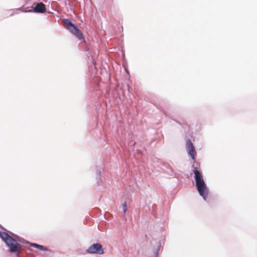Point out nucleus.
I'll return each mask as SVG.
<instances>
[{
	"label": "nucleus",
	"instance_id": "nucleus-6",
	"mask_svg": "<svg viewBox=\"0 0 257 257\" xmlns=\"http://www.w3.org/2000/svg\"><path fill=\"white\" fill-rule=\"evenodd\" d=\"M34 11L37 13H44L46 12L45 6L42 3H38L34 8Z\"/></svg>",
	"mask_w": 257,
	"mask_h": 257
},
{
	"label": "nucleus",
	"instance_id": "nucleus-7",
	"mask_svg": "<svg viewBox=\"0 0 257 257\" xmlns=\"http://www.w3.org/2000/svg\"><path fill=\"white\" fill-rule=\"evenodd\" d=\"M63 23L64 26L68 30L74 25L71 21L67 19L64 20L63 21Z\"/></svg>",
	"mask_w": 257,
	"mask_h": 257
},
{
	"label": "nucleus",
	"instance_id": "nucleus-3",
	"mask_svg": "<svg viewBox=\"0 0 257 257\" xmlns=\"http://www.w3.org/2000/svg\"><path fill=\"white\" fill-rule=\"evenodd\" d=\"M87 252L89 253H95L98 254H102L104 253L102 245L99 243H94L91 245L87 249Z\"/></svg>",
	"mask_w": 257,
	"mask_h": 257
},
{
	"label": "nucleus",
	"instance_id": "nucleus-9",
	"mask_svg": "<svg viewBox=\"0 0 257 257\" xmlns=\"http://www.w3.org/2000/svg\"><path fill=\"white\" fill-rule=\"evenodd\" d=\"M122 210H123L124 214H125L126 211V210H127L126 203V202H124L122 204Z\"/></svg>",
	"mask_w": 257,
	"mask_h": 257
},
{
	"label": "nucleus",
	"instance_id": "nucleus-2",
	"mask_svg": "<svg viewBox=\"0 0 257 257\" xmlns=\"http://www.w3.org/2000/svg\"><path fill=\"white\" fill-rule=\"evenodd\" d=\"M0 237L10 247V251L11 252H14L18 251L21 249V245L19 244L16 239L12 238L8 233L4 232H1Z\"/></svg>",
	"mask_w": 257,
	"mask_h": 257
},
{
	"label": "nucleus",
	"instance_id": "nucleus-5",
	"mask_svg": "<svg viewBox=\"0 0 257 257\" xmlns=\"http://www.w3.org/2000/svg\"><path fill=\"white\" fill-rule=\"evenodd\" d=\"M68 30L70 31L72 34L75 35L78 38L81 39L83 38V35L81 32L77 28V27L73 25L70 27Z\"/></svg>",
	"mask_w": 257,
	"mask_h": 257
},
{
	"label": "nucleus",
	"instance_id": "nucleus-8",
	"mask_svg": "<svg viewBox=\"0 0 257 257\" xmlns=\"http://www.w3.org/2000/svg\"><path fill=\"white\" fill-rule=\"evenodd\" d=\"M31 246H34L39 249H40V250H47V248L46 247H45V246H43V245H40V244H36V243H31Z\"/></svg>",
	"mask_w": 257,
	"mask_h": 257
},
{
	"label": "nucleus",
	"instance_id": "nucleus-1",
	"mask_svg": "<svg viewBox=\"0 0 257 257\" xmlns=\"http://www.w3.org/2000/svg\"><path fill=\"white\" fill-rule=\"evenodd\" d=\"M192 171L194 173V179L196 186L199 192L204 200H206L208 194V189L203 178L202 174L200 171V164L194 161L192 166Z\"/></svg>",
	"mask_w": 257,
	"mask_h": 257
},
{
	"label": "nucleus",
	"instance_id": "nucleus-4",
	"mask_svg": "<svg viewBox=\"0 0 257 257\" xmlns=\"http://www.w3.org/2000/svg\"><path fill=\"white\" fill-rule=\"evenodd\" d=\"M186 147L189 155L191 156L193 160H195L196 152L195 151V147L190 140H188L186 141Z\"/></svg>",
	"mask_w": 257,
	"mask_h": 257
}]
</instances>
